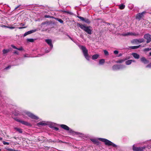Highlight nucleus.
I'll list each match as a JSON object with an SVG mask.
<instances>
[{
  "label": "nucleus",
  "instance_id": "35",
  "mask_svg": "<svg viewBox=\"0 0 151 151\" xmlns=\"http://www.w3.org/2000/svg\"><path fill=\"white\" fill-rule=\"evenodd\" d=\"M3 144L4 145H9V142H5L4 141H3Z\"/></svg>",
  "mask_w": 151,
  "mask_h": 151
},
{
  "label": "nucleus",
  "instance_id": "50",
  "mask_svg": "<svg viewBox=\"0 0 151 151\" xmlns=\"http://www.w3.org/2000/svg\"><path fill=\"white\" fill-rule=\"evenodd\" d=\"M19 6H20V5H19V6H17V7H16L15 8V9H17V8H18Z\"/></svg>",
  "mask_w": 151,
  "mask_h": 151
},
{
  "label": "nucleus",
  "instance_id": "28",
  "mask_svg": "<svg viewBox=\"0 0 151 151\" xmlns=\"http://www.w3.org/2000/svg\"><path fill=\"white\" fill-rule=\"evenodd\" d=\"M105 55H109L108 52L106 50H104Z\"/></svg>",
  "mask_w": 151,
  "mask_h": 151
},
{
  "label": "nucleus",
  "instance_id": "46",
  "mask_svg": "<svg viewBox=\"0 0 151 151\" xmlns=\"http://www.w3.org/2000/svg\"><path fill=\"white\" fill-rule=\"evenodd\" d=\"M20 25L21 26H24V24H23L22 23H21Z\"/></svg>",
  "mask_w": 151,
  "mask_h": 151
},
{
  "label": "nucleus",
  "instance_id": "31",
  "mask_svg": "<svg viewBox=\"0 0 151 151\" xmlns=\"http://www.w3.org/2000/svg\"><path fill=\"white\" fill-rule=\"evenodd\" d=\"M124 61V60H118L116 61L117 63H122Z\"/></svg>",
  "mask_w": 151,
  "mask_h": 151
},
{
  "label": "nucleus",
  "instance_id": "3",
  "mask_svg": "<svg viewBox=\"0 0 151 151\" xmlns=\"http://www.w3.org/2000/svg\"><path fill=\"white\" fill-rule=\"evenodd\" d=\"M99 140L104 142L106 145H112L113 147H116V145L115 144L106 139L99 138Z\"/></svg>",
  "mask_w": 151,
  "mask_h": 151
},
{
  "label": "nucleus",
  "instance_id": "44",
  "mask_svg": "<svg viewBox=\"0 0 151 151\" xmlns=\"http://www.w3.org/2000/svg\"><path fill=\"white\" fill-rule=\"evenodd\" d=\"M54 129L56 131L58 130V128L57 127H54Z\"/></svg>",
  "mask_w": 151,
  "mask_h": 151
},
{
  "label": "nucleus",
  "instance_id": "47",
  "mask_svg": "<svg viewBox=\"0 0 151 151\" xmlns=\"http://www.w3.org/2000/svg\"><path fill=\"white\" fill-rule=\"evenodd\" d=\"M26 27H18V29H22V28H25Z\"/></svg>",
  "mask_w": 151,
  "mask_h": 151
},
{
  "label": "nucleus",
  "instance_id": "23",
  "mask_svg": "<svg viewBox=\"0 0 151 151\" xmlns=\"http://www.w3.org/2000/svg\"><path fill=\"white\" fill-rule=\"evenodd\" d=\"M84 22L87 24H90L91 22L89 19L86 18H85Z\"/></svg>",
  "mask_w": 151,
  "mask_h": 151
},
{
  "label": "nucleus",
  "instance_id": "14",
  "mask_svg": "<svg viewBox=\"0 0 151 151\" xmlns=\"http://www.w3.org/2000/svg\"><path fill=\"white\" fill-rule=\"evenodd\" d=\"M134 57L136 59H139V55L136 53H133L132 54Z\"/></svg>",
  "mask_w": 151,
  "mask_h": 151
},
{
  "label": "nucleus",
  "instance_id": "54",
  "mask_svg": "<svg viewBox=\"0 0 151 151\" xmlns=\"http://www.w3.org/2000/svg\"><path fill=\"white\" fill-rule=\"evenodd\" d=\"M2 139V138H0V140H1Z\"/></svg>",
  "mask_w": 151,
  "mask_h": 151
},
{
  "label": "nucleus",
  "instance_id": "38",
  "mask_svg": "<svg viewBox=\"0 0 151 151\" xmlns=\"http://www.w3.org/2000/svg\"><path fill=\"white\" fill-rule=\"evenodd\" d=\"M114 53L115 54H117L119 52L117 50H115L114 51Z\"/></svg>",
  "mask_w": 151,
  "mask_h": 151
},
{
  "label": "nucleus",
  "instance_id": "37",
  "mask_svg": "<svg viewBox=\"0 0 151 151\" xmlns=\"http://www.w3.org/2000/svg\"><path fill=\"white\" fill-rule=\"evenodd\" d=\"M146 68H151V63H150L148 65H147L146 66Z\"/></svg>",
  "mask_w": 151,
  "mask_h": 151
},
{
  "label": "nucleus",
  "instance_id": "45",
  "mask_svg": "<svg viewBox=\"0 0 151 151\" xmlns=\"http://www.w3.org/2000/svg\"><path fill=\"white\" fill-rule=\"evenodd\" d=\"M45 17L46 18H49L50 17V16L49 15H46L45 16Z\"/></svg>",
  "mask_w": 151,
  "mask_h": 151
},
{
  "label": "nucleus",
  "instance_id": "11",
  "mask_svg": "<svg viewBox=\"0 0 151 151\" xmlns=\"http://www.w3.org/2000/svg\"><path fill=\"white\" fill-rule=\"evenodd\" d=\"M37 30V29H34L28 31L24 34V36L25 37L29 34H30L32 33L35 32H36Z\"/></svg>",
  "mask_w": 151,
  "mask_h": 151
},
{
  "label": "nucleus",
  "instance_id": "15",
  "mask_svg": "<svg viewBox=\"0 0 151 151\" xmlns=\"http://www.w3.org/2000/svg\"><path fill=\"white\" fill-rule=\"evenodd\" d=\"M141 45H139L136 46H131L129 48L132 49H134L139 48V47Z\"/></svg>",
  "mask_w": 151,
  "mask_h": 151
},
{
  "label": "nucleus",
  "instance_id": "8",
  "mask_svg": "<svg viewBox=\"0 0 151 151\" xmlns=\"http://www.w3.org/2000/svg\"><path fill=\"white\" fill-rule=\"evenodd\" d=\"M60 127L66 130H69V132L70 133H72L73 131L71 129H70V128L66 125L64 124H61L60 125Z\"/></svg>",
  "mask_w": 151,
  "mask_h": 151
},
{
  "label": "nucleus",
  "instance_id": "18",
  "mask_svg": "<svg viewBox=\"0 0 151 151\" xmlns=\"http://www.w3.org/2000/svg\"><path fill=\"white\" fill-rule=\"evenodd\" d=\"M9 51V49H4L3 50V53L4 54H5Z\"/></svg>",
  "mask_w": 151,
  "mask_h": 151
},
{
  "label": "nucleus",
  "instance_id": "43",
  "mask_svg": "<svg viewBox=\"0 0 151 151\" xmlns=\"http://www.w3.org/2000/svg\"><path fill=\"white\" fill-rule=\"evenodd\" d=\"M11 68V66H9L7 67H6V68H5V69H9V68Z\"/></svg>",
  "mask_w": 151,
  "mask_h": 151
},
{
  "label": "nucleus",
  "instance_id": "6",
  "mask_svg": "<svg viewBox=\"0 0 151 151\" xmlns=\"http://www.w3.org/2000/svg\"><path fill=\"white\" fill-rule=\"evenodd\" d=\"M26 114H27L29 117L31 118L32 119H35L36 120H37L39 119L38 117L29 112H27L26 113Z\"/></svg>",
  "mask_w": 151,
  "mask_h": 151
},
{
  "label": "nucleus",
  "instance_id": "56",
  "mask_svg": "<svg viewBox=\"0 0 151 151\" xmlns=\"http://www.w3.org/2000/svg\"><path fill=\"white\" fill-rule=\"evenodd\" d=\"M132 62H134V60H132Z\"/></svg>",
  "mask_w": 151,
  "mask_h": 151
},
{
  "label": "nucleus",
  "instance_id": "12",
  "mask_svg": "<svg viewBox=\"0 0 151 151\" xmlns=\"http://www.w3.org/2000/svg\"><path fill=\"white\" fill-rule=\"evenodd\" d=\"M140 60L143 63L145 64H147L149 62V61L147 60L145 57H142L140 58Z\"/></svg>",
  "mask_w": 151,
  "mask_h": 151
},
{
  "label": "nucleus",
  "instance_id": "17",
  "mask_svg": "<svg viewBox=\"0 0 151 151\" xmlns=\"http://www.w3.org/2000/svg\"><path fill=\"white\" fill-rule=\"evenodd\" d=\"M20 122H21L23 124L26 125L27 126H28L29 124L28 122L23 121L21 120V121H20Z\"/></svg>",
  "mask_w": 151,
  "mask_h": 151
},
{
  "label": "nucleus",
  "instance_id": "7",
  "mask_svg": "<svg viewBox=\"0 0 151 151\" xmlns=\"http://www.w3.org/2000/svg\"><path fill=\"white\" fill-rule=\"evenodd\" d=\"M144 38L147 40V42L149 43L151 41V35L148 34H147L144 36Z\"/></svg>",
  "mask_w": 151,
  "mask_h": 151
},
{
  "label": "nucleus",
  "instance_id": "30",
  "mask_svg": "<svg viewBox=\"0 0 151 151\" xmlns=\"http://www.w3.org/2000/svg\"><path fill=\"white\" fill-rule=\"evenodd\" d=\"M78 17L82 21H84L85 19V18H84L83 17L80 16H78Z\"/></svg>",
  "mask_w": 151,
  "mask_h": 151
},
{
  "label": "nucleus",
  "instance_id": "2",
  "mask_svg": "<svg viewBox=\"0 0 151 151\" xmlns=\"http://www.w3.org/2000/svg\"><path fill=\"white\" fill-rule=\"evenodd\" d=\"M80 48L82 50L84 56L86 59L88 60H89V57L88 54V51L85 47L81 45L79 46Z\"/></svg>",
  "mask_w": 151,
  "mask_h": 151
},
{
  "label": "nucleus",
  "instance_id": "53",
  "mask_svg": "<svg viewBox=\"0 0 151 151\" xmlns=\"http://www.w3.org/2000/svg\"><path fill=\"white\" fill-rule=\"evenodd\" d=\"M122 55V54H120L119 55V56H121Z\"/></svg>",
  "mask_w": 151,
  "mask_h": 151
},
{
  "label": "nucleus",
  "instance_id": "52",
  "mask_svg": "<svg viewBox=\"0 0 151 151\" xmlns=\"http://www.w3.org/2000/svg\"><path fill=\"white\" fill-rule=\"evenodd\" d=\"M49 51H50V50L49 51L47 50V51H46V52H49Z\"/></svg>",
  "mask_w": 151,
  "mask_h": 151
},
{
  "label": "nucleus",
  "instance_id": "42",
  "mask_svg": "<svg viewBox=\"0 0 151 151\" xmlns=\"http://www.w3.org/2000/svg\"><path fill=\"white\" fill-rule=\"evenodd\" d=\"M14 54H16L17 55L19 54V52H18L17 51H15L14 52Z\"/></svg>",
  "mask_w": 151,
  "mask_h": 151
},
{
  "label": "nucleus",
  "instance_id": "57",
  "mask_svg": "<svg viewBox=\"0 0 151 151\" xmlns=\"http://www.w3.org/2000/svg\"><path fill=\"white\" fill-rule=\"evenodd\" d=\"M59 142H61V141H60Z\"/></svg>",
  "mask_w": 151,
  "mask_h": 151
},
{
  "label": "nucleus",
  "instance_id": "16",
  "mask_svg": "<svg viewBox=\"0 0 151 151\" xmlns=\"http://www.w3.org/2000/svg\"><path fill=\"white\" fill-rule=\"evenodd\" d=\"M99 56V55L98 54H96L93 55L92 56V58L93 60H95L97 59Z\"/></svg>",
  "mask_w": 151,
  "mask_h": 151
},
{
  "label": "nucleus",
  "instance_id": "27",
  "mask_svg": "<svg viewBox=\"0 0 151 151\" xmlns=\"http://www.w3.org/2000/svg\"><path fill=\"white\" fill-rule=\"evenodd\" d=\"M91 140L95 144H96L98 142V141L94 139H91Z\"/></svg>",
  "mask_w": 151,
  "mask_h": 151
},
{
  "label": "nucleus",
  "instance_id": "34",
  "mask_svg": "<svg viewBox=\"0 0 151 151\" xmlns=\"http://www.w3.org/2000/svg\"><path fill=\"white\" fill-rule=\"evenodd\" d=\"M150 50H151V48H146L144 50L145 51H149Z\"/></svg>",
  "mask_w": 151,
  "mask_h": 151
},
{
  "label": "nucleus",
  "instance_id": "55",
  "mask_svg": "<svg viewBox=\"0 0 151 151\" xmlns=\"http://www.w3.org/2000/svg\"><path fill=\"white\" fill-rule=\"evenodd\" d=\"M150 55L151 56V52L150 53Z\"/></svg>",
  "mask_w": 151,
  "mask_h": 151
},
{
  "label": "nucleus",
  "instance_id": "41",
  "mask_svg": "<svg viewBox=\"0 0 151 151\" xmlns=\"http://www.w3.org/2000/svg\"><path fill=\"white\" fill-rule=\"evenodd\" d=\"M7 150L8 151H12L13 150L12 149H10V148H8V149H7Z\"/></svg>",
  "mask_w": 151,
  "mask_h": 151
},
{
  "label": "nucleus",
  "instance_id": "36",
  "mask_svg": "<svg viewBox=\"0 0 151 151\" xmlns=\"http://www.w3.org/2000/svg\"><path fill=\"white\" fill-rule=\"evenodd\" d=\"M15 28V27H13V26H8V28H9V29H14V28Z\"/></svg>",
  "mask_w": 151,
  "mask_h": 151
},
{
  "label": "nucleus",
  "instance_id": "21",
  "mask_svg": "<svg viewBox=\"0 0 151 151\" xmlns=\"http://www.w3.org/2000/svg\"><path fill=\"white\" fill-rule=\"evenodd\" d=\"M105 62V60L104 59L100 60L99 61V64L100 65L103 64Z\"/></svg>",
  "mask_w": 151,
  "mask_h": 151
},
{
  "label": "nucleus",
  "instance_id": "26",
  "mask_svg": "<svg viewBox=\"0 0 151 151\" xmlns=\"http://www.w3.org/2000/svg\"><path fill=\"white\" fill-rule=\"evenodd\" d=\"M139 35V34L138 33H135L131 32V35L137 36Z\"/></svg>",
  "mask_w": 151,
  "mask_h": 151
},
{
  "label": "nucleus",
  "instance_id": "24",
  "mask_svg": "<svg viewBox=\"0 0 151 151\" xmlns=\"http://www.w3.org/2000/svg\"><path fill=\"white\" fill-rule=\"evenodd\" d=\"M125 6L122 4L119 5V8L121 9H124L125 8Z\"/></svg>",
  "mask_w": 151,
  "mask_h": 151
},
{
  "label": "nucleus",
  "instance_id": "39",
  "mask_svg": "<svg viewBox=\"0 0 151 151\" xmlns=\"http://www.w3.org/2000/svg\"><path fill=\"white\" fill-rule=\"evenodd\" d=\"M11 46L13 48L17 49V48L14 45H11Z\"/></svg>",
  "mask_w": 151,
  "mask_h": 151
},
{
  "label": "nucleus",
  "instance_id": "1",
  "mask_svg": "<svg viewBox=\"0 0 151 151\" xmlns=\"http://www.w3.org/2000/svg\"><path fill=\"white\" fill-rule=\"evenodd\" d=\"M77 26L83 30L88 34L91 35L92 33V27L91 26H86L82 24L78 23Z\"/></svg>",
  "mask_w": 151,
  "mask_h": 151
},
{
  "label": "nucleus",
  "instance_id": "4",
  "mask_svg": "<svg viewBox=\"0 0 151 151\" xmlns=\"http://www.w3.org/2000/svg\"><path fill=\"white\" fill-rule=\"evenodd\" d=\"M145 40L143 38L135 39L131 41V42L134 43H141L144 42Z\"/></svg>",
  "mask_w": 151,
  "mask_h": 151
},
{
  "label": "nucleus",
  "instance_id": "48",
  "mask_svg": "<svg viewBox=\"0 0 151 151\" xmlns=\"http://www.w3.org/2000/svg\"><path fill=\"white\" fill-rule=\"evenodd\" d=\"M2 27H6V28H8V26H5V25H3V26H2Z\"/></svg>",
  "mask_w": 151,
  "mask_h": 151
},
{
  "label": "nucleus",
  "instance_id": "51",
  "mask_svg": "<svg viewBox=\"0 0 151 151\" xmlns=\"http://www.w3.org/2000/svg\"><path fill=\"white\" fill-rule=\"evenodd\" d=\"M68 37H69V38H70L71 40H72V38H71L70 37V36H68Z\"/></svg>",
  "mask_w": 151,
  "mask_h": 151
},
{
  "label": "nucleus",
  "instance_id": "22",
  "mask_svg": "<svg viewBox=\"0 0 151 151\" xmlns=\"http://www.w3.org/2000/svg\"><path fill=\"white\" fill-rule=\"evenodd\" d=\"M14 129L17 131L18 132L20 133H22V129H21L18 128H15Z\"/></svg>",
  "mask_w": 151,
  "mask_h": 151
},
{
  "label": "nucleus",
  "instance_id": "19",
  "mask_svg": "<svg viewBox=\"0 0 151 151\" xmlns=\"http://www.w3.org/2000/svg\"><path fill=\"white\" fill-rule=\"evenodd\" d=\"M132 62V60H128L126 62V64L127 65L130 64Z\"/></svg>",
  "mask_w": 151,
  "mask_h": 151
},
{
  "label": "nucleus",
  "instance_id": "29",
  "mask_svg": "<svg viewBox=\"0 0 151 151\" xmlns=\"http://www.w3.org/2000/svg\"><path fill=\"white\" fill-rule=\"evenodd\" d=\"M27 41L28 42H34V40L33 39H27Z\"/></svg>",
  "mask_w": 151,
  "mask_h": 151
},
{
  "label": "nucleus",
  "instance_id": "5",
  "mask_svg": "<svg viewBox=\"0 0 151 151\" xmlns=\"http://www.w3.org/2000/svg\"><path fill=\"white\" fill-rule=\"evenodd\" d=\"M124 67V66L122 65H114L112 67V69L113 70H117L120 69Z\"/></svg>",
  "mask_w": 151,
  "mask_h": 151
},
{
  "label": "nucleus",
  "instance_id": "10",
  "mask_svg": "<svg viewBox=\"0 0 151 151\" xmlns=\"http://www.w3.org/2000/svg\"><path fill=\"white\" fill-rule=\"evenodd\" d=\"M143 148L142 147H136L134 145L133 146V151H143Z\"/></svg>",
  "mask_w": 151,
  "mask_h": 151
},
{
  "label": "nucleus",
  "instance_id": "13",
  "mask_svg": "<svg viewBox=\"0 0 151 151\" xmlns=\"http://www.w3.org/2000/svg\"><path fill=\"white\" fill-rule=\"evenodd\" d=\"M45 41L50 46L51 48H52L53 47V46L52 43V40H51L46 39L45 40Z\"/></svg>",
  "mask_w": 151,
  "mask_h": 151
},
{
  "label": "nucleus",
  "instance_id": "33",
  "mask_svg": "<svg viewBox=\"0 0 151 151\" xmlns=\"http://www.w3.org/2000/svg\"><path fill=\"white\" fill-rule=\"evenodd\" d=\"M62 12H63L67 13L68 14H70L71 13L70 12L68 11H66L65 10H63V11H62Z\"/></svg>",
  "mask_w": 151,
  "mask_h": 151
},
{
  "label": "nucleus",
  "instance_id": "25",
  "mask_svg": "<svg viewBox=\"0 0 151 151\" xmlns=\"http://www.w3.org/2000/svg\"><path fill=\"white\" fill-rule=\"evenodd\" d=\"M56 19L61 23L63 24V21L61 19L57 18Z\"/></svg>",
  "mask_w": 151,
  "mask_h": 151
},
{
  "label": "nucleus",
  "instance_id": "32",
  "mask_svg": "<svg viewBox=\"0 0 151 151\" xmlns=\"http://www.w3.org/2000/svg\"><path fill=\"white\" fill-rule=\"evenodd\" d=\"M129 35H131V32H128L127 33L123 34V35L124 36Z\"/></svg>",
  "mask_w": 151,
  "mask_h": 151
},
{
  "label": "nucleus",
  "instance_id": "49",
  "mask_svg": "<svg viewBox=\"0 0 151 151\" xmlns=\"http://www.w3.org/2000/svg\"><path fill=\"white\" fill-rule=\"evenodd\" d=\"M16 121H17L19 122H20V121H21V120H19V119H16Z\"/></svg>",
  "mask_w": 151,
  "mask_h": 151
},
{
  "label": "nucleus",
  "instance_id": "20",
  "mask_svg": "<svg viewBox=\"0 0 151 151\" xmlns=\"http://www.w3.org/2000/svg\"><path fill=\"white\" fill-rule=\"evenodd\" d=\"M37 124L38 126L39 125H45L46 124L44 123L43 122H41Z\"/></svg>",
  "mask_w": 151,
  "mask_h": 151
},
{
  "label": "nucleus",
  "instance_id": "40",
  "mask_svg": "<svg viewBox=\"0 0 151 151\" xmlns=\"http://www.w3.org/2000/svg\"><path fill=\"white\" fill-rule=\"evenodd\" d=\"M17 49L19 50H23V48L22 47H21L19 48H17Z\"/></svg>",
  "mask_w": 151,
  "mask_h": 151
},
{
  "label": "nucleus",
  "instance_id": "9",
  "mask_svg": "<svg viewBox=\"0 0 151 151\" xmlns=\"http://www.w3.org/2000/svg\"><path fill=\"white\" fill-rule=\"evenodd\" d=\"M145 12H143L141 13L137 14L136 16V19L140 20L141 18L142 17L143 14H144Z\"/></svg>",
  "mask_w": 151,
  "mask_h": 151
}]
</instances>
